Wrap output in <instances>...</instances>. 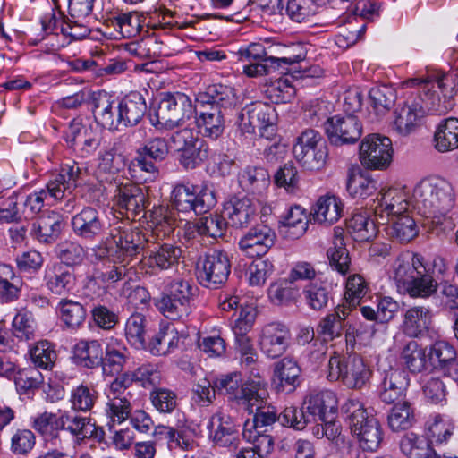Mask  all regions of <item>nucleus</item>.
<instances>
[{
	"instance_id": "55",
	"label": "nucleus",
	"mask_w": 458,
	"mask_h": 458,
	"mask_svg": "<svg viewBox=\"0 0 458 458\" xmlns=\"http://www.w3.org/2000/svg\"><path fill=\"white\" fill-rule=\"evenodd\" d=\"M388 233L400 242H408L414 239L419 233L418 226L412 216L407 212L391 218Z\"/></svg>"
},
{
	"instance_id": "48",
	"label": "nucleus",
	"mask_w": 458,
	"mask_h": 458,
	"mask_svg": "<svg viewBox=\"0 0 458 458\" xmlns=\"http://www.w3.org/2000/svg\"><path fill=\"white\" fill-rule=\"evenodd\" d=\"M225 113L209 107L201 111L197 117V125L205 137L216 140L225 130Z\"/></svg>"
},
{
	"instance_id": "52",
	"label": "nucleus",
	"mask_w": 458,
	"mask_h": 458,
	"mask_svg": "<svg viewBox=\"0 0 458 458\" xmlns=\"http://www.w3.org/2000/svg\"><path fill=\"white\" fill-rule=\"evenodd\" d=\"M122 160L117 157L114 148L103 149L98 155L97 177L100 182L112 183L120 171Z\"/></svg>"
},
{
	"instance_id": "23",
	"label": "nucleus",
	"mask_w": 458,
	"mask_h": 458,
	"mask_svg": "<svg viewBox=\"0 0 458 458\" xmlns=\"http://www.w3.org/2000/svg\"><path fill=\"white\" fill-rule=\"evenodd\" d=\"M298 54H292L282 57L268 56L265 47L260 43H251L247 47H241L238 52V60L242 63L266 62L276 64V67L290 65L305 58V53L299 46Z\"/></svg>"
},
{
	"instance_id": "18",
	"label": "nucleus",
	"mask_w": 458,
	"mask_h": 458,
	"mask_svg": "<svg viewBox=\"0 0 458 458\" xmlns=\"http://www.w3.org/2000/svg\"><path fill=\"white\" fill-rule=\"evenodd\" d=\"M110 236L117 247L118 258H122L121 262L126 264H129L142 250H146L145 242H148L140 232L133 231L128 226L114 227Z\"/></svg>"
},
{
	"instance_id": "4",
	"label": "nucleus",
	"mask_w": 458,
	"mask_h": 458,
	"mask_svg": "<svg viewBox=\"0 0 458 458\" xmlns=\"http://www.w3.org/2000/svg\"><path fill=\"white\" fill-rule=\"evenodd\" d=\"M345 420L351 433L355 437L363 451H376L383 439V432L378 420L369 415L361 402L355 398L348 399L342 406Z\"/></svg>"
},
{
	"instance_id": "49",
	"label": "nucleus",
	"mask_w": 458,
	"mask_h": 458,
	"mask_svg": "<svg viewBox=\"0 0 458 458\" xmlns=\"http://www.w3.org/2000/svg\"><path fill=\"white\" fill-rule=\"evenodd\" d=\"M401 359L410 372L414 374L427 370L429 364L426 349L415 340H411L404 345Z\"/></svg>"
},
{
	"instance_id": "62",
	"label": "nucleus",
	"mask_w": 458,
	"mask_h": 458,
	"mask_svg": "<svg viewBox=\"0 0 458 458\" xmlns=\"http://www.w3.org/2000/svg\"><path fill=\"white\" fill-rule=\"evenodd\" d=\"M302 295L307 306L317 311L324 310L329 301V291L322 282H311L305 285Z\"/></svg>"
},
{
	"instance_id": "21",
	"label": "nucleus",
	"mask_w": 458,
	"mask_h": 458,
	"mask_svg": "<svg viewBox=\"0 0 458 458\" xmlns=\"http://www.w3.org/2000/svg\"><path fill=\"white\" fill-rule=\"evenodd\" d=\"M429 364L445 375L458 378V360L454 347L446 341H436L428 353Z\"/></svg>"
},
{
	"instance_id": "16",
	"label": "nucleus",
	"mask_w": 458,
	"mask_h": 458,
	"mask_svg": "<svg viewBox=\"0 0 458 458\" xmlns=\"http://www.w3.org/2000/svg\"><path fill=\"white\" fill-rule=\"evenodd\" d=\"M253 421L255 428L270 426L278 420L283 426L293 428L296 430H302L308 424L309 419L305 417L301 410L297 407H286L277 415L275 407L263 404L260 409L255 410Z\"/></svg>"
},
{
	"instance_id": "59",
	"label": "nucleus",
	"mask_w": 458,
	"mask_h": 458,
	"mask_svg": "<svg viewBox=\"0 0 458 458\" xmlns=\"http://www.w3.org/2000/svg\"><path fill=\"white\" fill-rule=\"evenodd\" d=\"M156 306L165 317L173 320L183 318L191 312V303L164 293L156 301Z\"/></svg>"
},
{
	"instance_id": "14",
	"label": "nucleus",
	"mask_w": 458,
	"mask_h": 458,
	"mask_svg": "<svg viewBox=\"0 0 458 458\" xmlns=\"http://www.w3.org/2000/svg\"><path fill=\"white\" fill-rule=\"evenodd\" d=\"M231 263L224 251L215 250L198 263V279L205 287L216 288L224 284L230 275Z\"/></svg>"
},
{
	"instance_id": "42",
	"label": "nucleus",
	"mask_w": 458,
	"mask_h": 458,
	"mask_svg": "<svg viewBox=\"0 0 458 458\" xmlns=\"http://www.w3.org/2000/svg\"><path fill=\"white\" fill-rule=\"evenodd\" d=\"M47 289L54 294L64 295L71 292L75 284V278L62 264H54L46 270Z\"/></svg>"
},
{
	"instance_id": "13",
	"label": "nucleus",
	"mask_w": 458,
	"mask_h": 458,
	"mask_svg": "<svg viewBox=\"0 0 458 458\" xmlns=\"http://www.w3.org/2000/svg\"><path fill=\"white\" fill-rule=\"evenodd\" d=\"M207 429L208 437L215 445L236 450L241 444L238 425L223 411H217L209 417Z\"/></svg>"
},
{
	"instance_id": "9",
	"label": "nucleus",
	"mask_w": 458,
	"mask_h": 458,
	"mask_svg": "<svg viewBox=\"0 0 458 458\" xmlns=\"http://www.w3.org/2000/svg\"><path fill=\"white\" fill-rule=\"evenodd\" d=\"M194 112L190 98L183 93L167 94L158 104L157 108L150 114L152 125L165 129H174L190 118Z\"/></svg>"
},
{
	"instance_id": "38",
	"label": "nucleus",
	"mask_w": 458,
	"mask_h": 458,
	"mask_svg": "<svg viewBox=\"0 0 458 458\" xmlns=\"http://www.w3.org/2000/svg\"><path fill=\"white\" fill-rule=\"evenodd\" d=\"M349 312V307L339 305L319 321L317 332L324 341H331L342 335Z\"/></svg>"
},
{
	"instance_id": "45",
	"label": "nucleus",
	"mask_w": 458,
	"mask_h": 458,
	"mask_svg": "<svg viewBox=\"0 0 458 458\" xmlns=\"http://www.w3.org/2000/svg\"><path fill=\"white\" fill-rule=\"evenodd\" d=\"M73 353L77 362L88 369L97 368L103 361V349L98 340L78 342L74 346Z\"/></svg>"
},
{
	"instance_id": "22",
	"label": "nucleus",
	"mask_w": 458,
	"mask_h": 458,
	"mask_svg": "<svg viewBox=\"0 0 458 458\" xmlns=\"http://www.w3.org/2000/svg\"><path fill=\"white\" fill-rule=\"evenodd\" d=\"M106 224L100 213L94 208L86 207L72 219L73 233L86 240L92 241L104 232Z\"/></svg>"
},
{
	"instance_id": "15",
	"label": "nucleus",
	"mask_w": 458,
	"mask_h": 458,
	"mask_svg": "<svg viewBox=\"0 0 458 458\" xmlns=\"http://www.w3.org/2000/svg\"><path fill=\"white\" fill-rule=\"evenodd\" d=\"M258 342L264 355L269 359H276L289 348L291 333L284 324L271 322L261 328Z\"/></svg>"
},
{
	"instance_id": "39",
	"label": "nucleus",
	"mask_w": 458,
	"mask_h": 458,
	"mask_svg": "<svg viewBox=\"0 0 458 458\" xmlns=\"http://www.w3.org/2000/svg\"><path fill=\"white\" fill-rule=\"evenodd\" d=\"M432 314L428 308L415 306L406 310L403 320V331L411 337H417L428 329Z\"/></svg>"
},
{
	"instance_id": "58",
	"label": "nucleus",
	"mask_w": 458,
	"mask_h": 458,
	"mask_svg": "<svg viewBox=\"0 0 458 458\" xmlns=\"http://www.w3.org/2000/svg\"><path fill=\"white\" fill-rule=\"evenodd\" d=\"M326 3L327 0H289L286 13L293 21L303 22L315 15Z\"/></svg>"
},
{
	"instance_id": "41",
	"label": "nucleus",
	"mask_w": 458,
	"mask_h": 458,
	"mask_svg": "<svg viewBox=\"0 0 458 458\" xmlns=\"http://www.w3.org/2000/svg\"><path fill=\"white\" fill-rule=\"evenodd\" d=\"M63 229L61 216L55 212L40 216L32 227L34 237L44 243H50L57 240Z\"/></svg>"
},
{
	"instance_id": "1",
	"label": "nucleus",
	"mask_w": 458,
	"mask_h": 458,
	"mask_svg": "<svg viewBox=\"0 0 458 458\" xmlns=\"http://www.w3.org/2000/svg\"><path fill=\"white\" fill-rule=\"evenodd\" d=\"M405 85L418 87V92L394 112L393 128L400 135L407 136L413 132L426 113L442 115L454 106L457 81L452 75L412 78L406 81Z\"/></svg>"
},
{
	"instance_id": "32",
	"label": "nucleus",
	"mask_w": 458,
	"mask_h": 458,
	"mask_svg": "<svg viewBox=\"0 0 458 458\" xmlns=\"http://www.w3.org/2000/svg\"><path fill=\"white\" fill-rule=\"evenodd\" d=\"M197 101L202 104L206 103L209 107L222 110L225 114L236 106L237 98L233 88L223 84H215L208 89L206 94L199 95Z\"/></svg>"
},
{
	"instance_id": "10",
	"label": "nucleus",
	"mask_w": 458,
	"mask_h": 458,
	"mask_svg": "<svg viewBox=\"0 0 458 458\" xmlns=\"http://www.w3.org/2000/svg\"><path fill=\"white\" fill-rule=\"evenodd\" d=\"M171 202L179 212L194 211L195 214H201L213 208L216 199L214 192L207 187L178 183L171 192Z\"/></svg>"
},
{
	"instance_id": "37",
	"label": "nucleus",
	"mask_w": 458,
	"mask_h": 458,
	"mask_svg": "<svg viewBox=\"0 0 458 458\" xmlns=\"http://www.w3.org/2000/svg\"><path fill=\"white\" fill-rule=\"evenodd\" d=\"M344 204L335 195L320 197L313 209V219L318 224L330 225L337 222L342 216Z\"/></svg>"
},
{
	"instance_id": "5",
	"label": "nucleus",
	"mask_w": 458,
	"mask_h": 458,
	"mask_svg": "<svg viewBox=\"0 0 458 458\" xmlns=\"http://www.w3.org/2000/svg\"><path fill=\"white\" fill-rule=\"evenodd\" d=\"M295 160L306 171L317 172L325 168L328 148L321 134L312 129L303 131L293 147Z\"/></svg>"
},
{
	"instance_id": "29",
	"label": "nucleus",
	"mask_w": 458,
	"mask_h": 458,
	"mask_svg": "<svg viewBox=\"0 0 458 458\" xmlns=\"http://www.w3.org/2000/svg\"><path fill=\"white\" fill-rule=\"evenodd\" d=\"M228 224L235 228L247 227L257 216L255 203L248 197H232L224 205Z\"/></svg>"
},
{
	"instance_id": "44",
	"label": "nucleus",
	"mask_w": 458,
	"mask_h": 458,
	"mask_svg": "<svg viewBox=\"0 0 458 458\" xmlns=\"http://www.w3.org/2000/svg\"><path fill=\"white\" fill-rule=\"evenodd\" d=\"M417 265L420 267V273L414 276V280L403 293L412 298H428L437 293L438 283L430 274V268H427L424 263L417 261Z\"/></svg>"
},
{
	"instance_id": "46",
	"label": "nucleus",
	"mask_w": 458,
	"mask_h": 458,
	"mask_svg": "<svg viewBox=\"0 0 458 458\" xmlns=\"http://www.w3.org/2000/svg\"><path fill=\"white\" fill-rule=\"evenodd\" d=\"M327 256L330 266L340 274L345 275L349 271L351 259L341 228H335L334 238L331 246L327 249Z\"/></svg>"
},
{
	"instance_id": "31",
	"label": "nucleus",
	"mask_w": 458,
	"mask_h": 458,
	"mask_svg": "<svg viewBox=\"0 0 458 458\" xmlns=\"http://www.w3.org/2000/svg\"><path fill=\"white\" fill-rule=\"evenodd\" d=\"M239 393L237 402L249 413H252L255 410L260 409L261 405L267 404L268 396L267 383L260 377L243 383Z\"/></svg>"
},
{
	"instance_id": "27",
	"label": "nucleus",
	"mask_w": 458,
	"mask_h": 458,
	"mask_svg": "<svg viewBox=\"0 0 458 458\" xmlns=\"http://www.w3.org/2000/svg\"><path fill=\"white\" fill-rule=\"evenodd\" d=\"M410 385L408 373L402 369H391L386 371L379 386V398L382 402L391 404L402 400Z\"/></svg>"
},
{
	"instance_id": "17",
	"label": "nucleus",
	"mask_w": 458,
	"mask_h": 458,
	"mask_svg": "<svg viewBox=\"0 0 458 458\" xmlns=\"http://www.w3.org/2000/svg\"><path fill=\"white\" fill-rule=\"evenodd\" d=\"M325 132L333 145L352 144L361 137L362 125L354 115H335L327 119Z\"/></svg>"
},
{
	"instance_id": "35",
	"label": "nucleus",
	"mask_w": 458,
	"mask_h": 458,
	"mask_svg": "<svg viewBox=\"0 0 458 458\" xmlns=\"http://www.w3.org/2000/svg\"><path fill=\"white\" fill-rule=\"evenodd\" d=\"M115 203L120 209L131 212L132 216H135L145 208L146 195L142 189L136 184H123L117 188Z\"/></svg>"
},
{
	"instance_id": "56",
	"label": "nucleus",
	"mask_w": 458,
	"mask_h": 458,
	"mask_svg": "<svg viewBox=\"0 0 458 458\" xmlns=\"http://www.w3.org/2000/svg\"><path fill=\"white\" fill-rule=\"evenodd\" d=\"M301 369L297 362L290 358L284 357L274 365V376L282 387H289L293 391L298 384Z\"/></svg>"
},
{
	"instance_id": "34",
	"label": "nucleus",
	"mask_w": 458,
	"mask_h": 458,
	"mask_svg": "<svg viewBox=\"0 0 458 458\" xmlns=\"http://www.w3.org/2000/svg\"><path fill=\"white\" fill-rule=\"evenodd\" d=\"M64 429L69 431L78 440L95 438L101 440L104 433L89 417L64 413Z\"/></svg>"
},
{
	"instance_id": "28",
	"label": "nucleus",
	"mask_w": 458,
	"mask_h": 458,
	"mask_svg": "<svg viewBox=\"0 0 458 458\" xmlns=\"http://www.w3.org/2000/svg\"><path fill=\"white\" fill-rule=\"evenodd\" d=\"M116 109L118 128L135 126L145 115L147 104L140 92L133 91L118 102Z\"/></svg>"
},
{
	"instance_id": "63",
	"label": "nucleus",
	"mask_w": 458,
	"mask_h": 458,
	"mask_svg": "<svg viewBox=\"0 0 458 458\" xmlns=\"http://www.w3.org/2000/svg\"><path fill=\"white\" fill-rule=\"evenodd\" d=\"M125 336L128 343L140 350L146 346V318L140 313H134L125 324Z\"/></svg>"
},
{
	"instance_id": "3",
	"label": "nucleus",
	"mask_w": 458,
	"mask_h": 458,
	"mask_svg": "<svg viewBox=\"0 0 458 458\" xmlns=\"http://www.w3.org/2000/svg\"><path fill=\"white\" fill-rule=\"evenodd\" d=\"M83 169L74 161L63 165L57 173L52 174L46 189L34 191L26 197L25 213L33 216L40 212L47 196L55 200H61L65 192L71 193L82 178Z\"/></svg>"
},
{
	"instance_id": "11",
	"label": "nucleus",
	"mask_w": 458,
	"mask_h": 458,
	"mask_svg": "<svg viewBox=\"0 0 458 458\" xmlns=\"http://www.w3.org/2000/svg\"><path fill=\"white\" fill-rule=\"evenodd\" d=\"M171 140L174 148L181 153L179 161L185 169H194L208 158V144L191 129L175 131Z\"/></svg>"
},
{
	"instance_id": "43",
	"label": "nucleus",
	"mask_w": 458,
	"mask_h": 458,
	"mask_svg": "<svg viewBox=\"0 0 458 458\" xmlns=\"http://www.w3.org/2000/svg\"><path fill=\"white\" fill-rule=\"evenodd\" d=\"M240 187L251 194H261L270 184V176L262 167L247 166L238 174Z\"/></svg>"
},
{
	"instance_id": "8",
	"label": "nucleus",
	"mask_w": 458,
	"mask_h": 458,
	"mask_svg": "<svg viewBox=\"0 0 458 458\" xmlns=\"http://www.w3.org/2000/svg\"><path fill=\"white\" fill-rule=\"evenodd\" d=\"M327 378L331 381L341 380L348 388L360 389L366 386L371 377V370L364 360L358 355L342 358L334 353L327 364Z\"/></svg>"
},
{
	"instance_id": "30",
	"label": "nucleus",
	"mask_w": 458,
	"mask_h": 458,
	"mask_svg": "<svg viewBox=\"0 0 458 458\" xmlns=\"http://www.w3.org/2000/svg\"><path fill=\"white\" fill-rule=\"evenodd\" d=\"M309 226L304 208L293 205L281 216L279 233L286 240H297L304 235Z\"/></svg>"
},
{
	"instance_id": "47",
	"label": "nucleus",
	"mask_w": 458,
	"mask_h": 458,
	"mask_svg": "<svg viewBox=\"0 0 458 458\" xmlns=\"http://www.w3.org/2000/svg\"><path fill=\"white\" fill-rule=\"evenodd\" d=\"M377 189V182L361 173L359 169H352L348 173L346 190L354 199H367L373 195Z\"/></svg>"
},
{
	"instance_id": "60",
	"label": "nucleus",
	"mask_w": 458,
	"mask_h": 458,
	"mask_svg": "<svg viewBox=\"0 0 458 458\" xmlns=\"http://www.w3.org/2000/svg\"><path fill=\"white\" fill-rule=\"evenodd\" d=\"M347 228L353 239L358 242L369 241L377 233L375 222L367 213L354 214L348 221Z\"/></svg>"
},
{
	"instance_id": "57",
	"label": "nucleus",
	"mask_w": 458,
	"mask_h": 458,
	"mask_svg": "<svg viewBox=\"0 0 458 458\" xmlns=\"http://www.w3.org/2000/svg\"><path fill=\"white\" fill-rule=\"evenodd\" d=\"M228 222L218 213H211L197 220L198 235L216 240L225 235Z\"/></svg>"
},
{
	"instance_id": "6",
	"label": "nucleus",
	"mask_w": 458,
	"mask_h": 458,
	"mask_svg": "<svg viewBox=\"0 0 458 458\" xmlns=\"http://www.w3.org/2000/svg\"><path fill=\"white\" fill-rule=\"evenodd\" d=\"M276 114L271 105L258 102L243 108L237 116L236 125L243 136L270 139L276 132Z\"/></svg>"
},
{
	"instance_id": "61",
	"label": "nucleus",
	"mask_w": 458,
	"mask_h": 458,
	"mask_svg": "<svg viewBox=\"0 0 458 458\" xmlns=\"http://www.w3.org/2000/svg\"><path fill=\"white\" fill-rule=\"evenodd\" d=\"M128 357L127 349L118 341L110 343L106 348V355L101 363L105 373H119L122 371Z\"/></svg>"
},
{
	"instance_id": "12",
	"label": "nucleus",
	"mask_w": 458,
	"mask_h": 458,
	"mask_svg": "<svg viewBox=\"0 0 458 458\" xmlns=\"http://www.w3.org/2000/svg\"><path fill=\"white\" fill-rule=\"evenodd\" d=\"M359 155L364 166L370 169H386L392 162V140L381 134H369L362 140Z\"/></svg>"
},
{
	"instance_id": "40",
	"label": "nucleus",
	"mask_w": 458,
	"mask_h": 458,
	"mask_svg": "<svg viewBox=\"0 0 458 458\" xmlns=\"http://www.w3.org/2000/svg\"><path fill=\"white\" fill-rule=\"evenodd\" d=\"M180 339V333L174 325L170 323L161 325L149 343V351L157 356L166 355L178 348Z\"/></svg>"
},
{
	"instance_id": "53",
	"label": "nucleus",
	"mask_w": 458,
	"mask_h": 458,
	"mask_svg": "<svg viewBox=\"0 0 458 458\" xmlns=\"http://www.w3.org/2000/svg\"><path fill=\"white\" fill-rule=\"evenodd\" d=\"M21 293V280L12 266L0 264V301L8 303L16 301Z\"/></svg>"
},
{
	"instance_id": "50",
	"label": "nucleus",
	"mask_w": 458,
	"mask_h": 458,
	"mask_svg": "<svg viewBox=\"0 0 458 458\" xmlns=\"http://www.w3.org/2000/svg\"><path fill=\"white\" fill-rule=\"evenodd\" d=\"M400 449L408 458H440L425 438L413 433L402 437Z\"/></svg>"
},
{
	"instance_id": "36",
	"label": "nucleus",
	"mask_w": 458,
	"mask_h": 458,
	"mask_svg": "<svg viewBox=\"0 0 458 458\" xmlns=\"http://www.w3.org/2000/svg\"><path fill=\"white\" fill-rule=\"evenodd\" d=\"M129 53L140 59H156L159 56H167L171 53L165 42L150 35L147 38L131 42L127 47Z\"/></svg>"
},
{
	"instance_id": "24",
	"label": "nucleus",
	"mask_w": 458,
	"mask_h": 458,
	"mask_svg": "<svg viewBox=\"0 0 458 458\" xmlns=\"http://www.w3.org/2000/svg\"><path fill=\"white\" fill-rule=\"evenodd\" d=\"M407 193L402 188L390 187L380 191L377 197V205L375 207V215L384 220V216L394 218L407 212L409 202Z\"/></svg>"
},
{
	"instance_id": "20",
	"label": "nucleus",
	"mask_w": 458,
	"mask_h": 458,
	"mask_svg": "<svg viewBox=\"0 0 458 458\" xmlns=\"http://www.w3.org/2000/svg\"><path fill=\"white\" fill-rule=\"evenodd\" d=\"M275 232L267 225L251 228L239 242L241 250L250 258L265 255L274 245Z\"/></svg>"
},
{
	"instance_id": "2",
	"label": "nucleus",
	"mask_w": 458,
	"mask_h": 458,
	"mask_svg": "<svg viewBox=\"0 0 458 458\" xmlns=\"http://www.w3.org/2000/svg\"><path fill=\"white\" fill-rule=\"evenodd\" d=\"M414 207L436 225L450 223L456 199L452 184L441 176L420 180L413 189Z\"/></svg>"
},
{
	"instance_id": "7",
	"label": "nucleus",
	"mask_w": 458,
	"mask_h": 458,
	"mask_svg": "<svg viewBox=\"0 0 458 458\" xmlns=\"http://www.w3.org/2000/svg\"><path fill=\"white\" fill-rule=\"evenodd\" d=\"M131 386L130 376L118 375L105 389L106 398L105 414L108 419L107 426L110 429L115 423L121 424L131 416L132 410Z\"/></svg>"
},
{
	"instance_id": "26",
	"label": "nucleus",
	"mask_w": 458,
	"mask_h": 458,
	"mask_svg": "<svg viewBox=\"0 0 458 458\" xmlns=\"http://www.w3.org/2000/svg\"><path fill=\"white\" fill-rule=\"evenodd\" d=\"M89 104L95 121L102 128L110 131L118 130L117 104L114 98L106 91L92 92L89 98Z\"/></svg>"
},
{
	"instance_id": "51",
	"label": "nucleus",
	"mask_w": 458,
	"mask_h": 458,
	"mask_svg": "<svg viewBox=\"0 0 458 458\" xmlns=\"http://www.w3.org/2000/svg\"><path fill=\"white\" fill-rule=\"evenodd\" d=\"M435 148L447 152L458 148V119L448 118L440 123L434 136Z\"/></svg>"
},
{
	"instance_id": "64",
	"label": "nucleus",
	"mask_w": 458,
	"mask_h": 458,
	"mask_svg": "<svg viewBox=\"0 0 458 458\" xmlns=\"http://www.w3.org/2000/svg\"><path fill=\"white\" fill-rule=\"evenodd\" d=\"M57 309L61 320L70 328L79 327L86 318V310L77 301L63 299Z\"/></svg>"
},
{
	"instance_id": "33",
	"label": "nucleus",
	"mask_w": 458,
	"mask_h": 458,
	"mask_svg": "<svg viewBox=\"0 0 458 458\" xmlns=\"http://www.w3.org/2000/svg\"><path fill=\"white\" fill-rule=\"evenodd\" d=\"M417 261L424 263L423 257L419 254H412L401 256L395 260L393 266L392 278L399 291L404 292L414 280V276L420 273Z\"/></svg>"
},
{
	"instance_id": "25",
	"label": "nucleus",
	"mask_w": 458,
	"mask_h": 458,
	"mask_svg": "<svg viewBox=\"0 0 458 458\" xmlns=\"http://www.w3.org/2000/svg\"><path fill=\"white\" fill-rule=\"evenodd\" d=\"M338 400L336 394L330 390L314 393L309 395L304 402L305 411H301L310 422H318L319 420L336 414Z\"/></svg>"
},
{
	"instance_id": "19",
	"label": "nucleus",
	"mask_w": 458,
	"mask_h": 458,
	"mask_svg": "<svg viewBox=\"0 0 458 458\" xmlns=\"http://www.w3.org/2000/svg\"><path fill=\"white\" fill-rule=\"evenodd\" d=\"M182 256L180 247L172 243L147 244L143 259L149 268L160 271L168 270L178 265Z\"/></svg>"
},
{
	"instance_id": "54",
	"label": "nucleus",
	"mask_w": 458,
	"mask_h": 458,
	"mask_svg": "<svg viewBox=\"0 0 458 458\" xmlns=\"http://www.w3.org/2000/svg\"><path fill=\"white\" fill-rule=\"evenodd\" d=\"M33 428L46 440H55L64 429V413L43 412L34 419Z\"/></svg>"
}]
</instances>
